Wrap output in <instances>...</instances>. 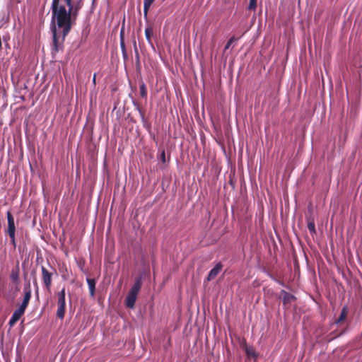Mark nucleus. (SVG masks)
Returning <instances> with one entry per match:
<instances>
[{
  "mask_svg": "<svg viewBox=\"0 0 362 362\" xmlns=\"http://www.w3.org/2000/svg\"><path fill=\"white\" fill-rule=\"evenodd\" d=\"M82 7L81 1L73 5L72 0H53L51 10L52 21L57 27H65L66 31L71 28V20H75Z\"/></svg>",
  "mask_w": 362,
  "mask_h": 362,
  "instance_id": "1",
  "label": "nucleus"
},
{
  "mask_svg": "<svg viewBox=\"0 0 362 362\" xmlns=\"http://www.w3.org/2000/svg\"><path fill=\"white\" fill-rule=\"evenodd\" d=\"M23 300L19 307L15 310L11 317L8 321V325L10 327H13L21 317L24 315L25 311L29 304L31 299V286L30 283L25 284L23 287Z\"/></svg>",
  "mask_w": 362,
  "mask_h": 362,
  "instance_id": "2",
  "label": "nucleus"
},
{
  "mask_svg": "<svg viewBox=\"0 0 362 362\" xmlns=\"http://www.w3.org/2000/svg\"><path fill=\"white\" fill-rule=\"evenodd\" d=\"M56 21H52L51 30L52 33V53L54 54L64 49V42L66 36L69 34L71 30L66 31L65 27H57L62 30V34L58 33L57 30Z\"/></svg>",
  "mask_w": 362,
  "mask_h": 362,
  "instance_id": "3",
  "label": "nucleus"
},
{
  "mask_svg": "<svg viewBox=\"0 0 362 362\" xmlns=\"http://www.w3.org/2000/svg\"><path fill=\"white\" fill-rule=\"evenodd\" d=\"M66 291L65 288H63L57 293V310L56 315L60 319L63 320L66 311V301H65Z\"/></svg>",
  "mask_w": 362,
  "mask_h": 362,
  "instance_id": "4",
  "label": "nucleus"
},
{
  "mask_svg": "<svg viewBox=\"0 0 362 362\" xmlns=\"http://www.w3.org/2000/svg\"><path fill=\"white\" fill-rule=\"evenodd\" d=\"M41 270L42 282L46 288L49 291L52 286L53 272H49L44 266H42Z\"/></svg>",
  "mask_w": 362,
  "mask_h": 362,
  "instance_id": "5",
  "label": "nucleus"
},
{
  "mask_svg": "<svg viewBox=\"0 0 362 362\" xmlns=\"http://www.w3.org/2000/svg\"><path fill=\"white\" fill-rule=\"evenodd\" d=\"M6 217L8 221V228L6 232L8 234L13 235V233H16V226L14 218L10 211H7Z\"/></svg>",
  "mask_w": 362,
  "mask_h": 362,
  "instance_id": "6",
  "label": "nucleus"
},
{
  "mask_svg": "<svg viewBox=\"0 0 362 362\" xmlns=\"http://www.w3.org/2000/svg\"><path fill=\"white\" fill-rule=\"evenodd\" d=\"M223 265L221 263H218L216 264V266L209 272L206 280L208 281H210L213 279H214L216 276L219 274L221 270L222 269Z\"/></svg>",
  "mask_w": 362,
  "mask_h": 362,
  "instance_id": "7",
  "label": "nucleus"
},
{
  "mask_svg": "<svg viewBox=\"0 0 362 362\" xmlns=\"http://www.w3.org/2000/svg\"><path fill=\"white\" fill-rule=\"evenodd\" d=\"M136 298V294L129 292L125 300L127 307L129 308H133L135 305Z\"/></svg>",
  "mask_w": 362,
  "mask_h": 362,
  "instance_id": "8",
  "label": "nucleus"
},
{
  "mask_svg": "<svg viewBox=\"0 0 362 362\" xmlns=\"http://www.w3.org/2000/svg\"><path fill=\"white\" fill-rule=\"evenodd\" d=\"M19 274H20V269H19V265H18V262L16 268L12 269L11 274H10V278H11V281H13V283H14L16 284H19V282H20Z\"/></svg>",
  "mask_w": 362,
  "mask_h": 362,
  "instance_id": "9",
  "label": "nucleus"
},
{
  "mask_svg": "<svg viewBox=\"0 0 362 362\" xmlns=\"http://www.w3.org/2000/svg\"><path fill=\"white\" fill-rule=\"evenodd\" d=\"M281 293H282V301H283V304L284 305L290 304L291 302H293L296 300V297L290 293H288L285 291H282Z\"/></svg>",
  "mask_w": 362,
  "mask_h": 362,
  "instance_id": "10",
  "label": "nucleus"
},
{
  "mask_svg": "<svg viewBox=\"0 0 362 362\" xmlns=\"http://www.w3.org/2000/svg\"><path fill=\"white\" fill-rule=\"evenodd\" d=\"M142 286L141 277H139L136 279L133 286L131 288L129 292L138 295Z\"/></svg>",
  "mask_w": 362,
  "mask_h": 362,
  "instance_id": "11",
  "label": "nucleus"
},
{
  "mask_svg": "<svg viewBox=\"0 0 362 362\" xmlns=\"http://www.w3.org/2000/svg\"><path fill=\"white\" fill-rule=\"evenodd\" d=\"M86 281L88 285L90 296L93 298L95 296V281L94 279L87 278Z\"/></svg>",
  "mask_w": 362,
  "mask_h": 362,
  "instance_id": "12",
  "label": "nucleus"
},
{
  "mask_svg": "<svg viewBox=\"0 0 362 362\" xmlns=\"http://www.w3.org/2000/svg\"><path fill=\"white\" fill-rule=\"evenodd\" d=\"M245 351L247 358H257V354L252 346H247V345H245Z\"/></svg>",
  "mask_w": 362,
  "mask_h": 362,
  "instance_id": "13",
  "label": "nucleus"
},
{
  "mask_svg": "<svg viewBox=\"0 0 362 362\" xmlns=\"http://www.w3.org/2000/svg\"><path fill=\"white\" fill-rule=\"evenodd\" d=\"M347 314H348L347 308L346 307H344L341 309V313H340V315H339V318L337 320H336L335 323L336 324H340L342 322H344L345 320V319L346 318Z\"/></svg>",
  "mask_w": 362,
  "mask_h": 362,
  "instance_id": "14",
  "label": "nucleus"
},
{
  "mask_svg": "<svg viewBox=\"0 0 362 362\" xmlns=\"http://www.w3.org/2000/svg\"><path fill=\"white\" fill-rule=\"evenodd\" d=\"M308 228L311 235H315L316 233L315 225L313 219L309 218L308 220Z\"/></svg>",
  "mask_w": 362,
  "mask_h": 362,
  "instance_id": "15",
  "label": "nucleus"
},
{
  "mask_svg": "<svg viewBox=\"0 0 362 362\" xmlns=\"http://www.w3.org/2000/svg\"><path fill=\"white\" fill-rule=\"evenodd\" d=\"M155 0H144V16L146 17L148 9Z\"/></svg>",
  "mask_w": 362,
  "mask_h": 362,
  "instance_id": "16",
  "label": "nucleus"
},
{
  "mask_svg": "<svg viewBox=\"0 0 362 362\" xmlns=\"http://www.w3.org/2000/svg\"><path fill=\"white\" fill-rule=\"evenodd\" d=\"M139 91L140 95L141 98L146 99L147 98V88L145 83H142L139 86Z\"/></svg>",
  "mask_w": 362,
  "mask_h": 362,
  "instance_id": "17",
  "label": "nucleus"
},
{
  "mask_svg": "<svg viewBox=\"0 0 362 362\" xmlns=\"http://www.w3.org/2000/svg\"><path fill=\"white\" fill-rule=\"evenodd\" d=\"M153 33V29L151 27L148 26L145 29V35L147 41L151 44V35Z\"/></svg>",
  "mask_w": 362,
  "mask_h": 362,
  "instance_id": "18",
  "label": "nucleus"
},
{
  "mask_svg": "<svg viewBox=\"0 0 362 362\" xmlns=\"http://www.w3.org/2000/svg\"><path fill=\"white\" fill-rule=\"evenodd\" d=\"M123 31L122 30L121 31V34H120V36H121V39H120V46H121V49L122 51V54H123V56L124 58H126L127 57V52H126V47H125V44H124V37H123Z\"/></svg>",
  "mask_w": 362,
  "mask_h": 362,
  "instance_id": "19",
  "label": "nucleus"
},
{
  "mask_svg": "<svg viewBox=\"0 0 362 362\" xmlns=\"http://www.w3.org/2000/svg\"><path fill=\"white\" fill-rule=\"evenodd\" d=\"M238 38L235 37L234 36L231 37L228 41L227 42L226 45H225L224 49L226 50L229 49L230 45L235 41H237Z\"/></svg>",
  "mask_w": 362,
  "mask_h": 362,
  "instance_id": "20",
  "label": "nucleus"
},
{
  "mask_svg": "<svg viewBox=\"0 0 362 362\" xmlns=\"http://www.w3.org/2000/svg\"><path fill=\"white\" fill-rule=\"evenodd\" d=\"M256 8H257V0H250L248 9L255 11L256 9Z\"/></svg>",
  "mask_w": 362,
  "mask_h": 362,
  "instance_id": "21",
  "label": "nucleus"
},
{
  "mask_svg": "<svg viewBox=\"0 0 362 362\" xmlns=\"http://www.w3.org/2000/svg\"><path fill=\"white\" fill-rule=\"evenodd\" d=\"M8 235L11 239V244L13 245L14 247H16V243L15 233H13V235H11V234H8Z\"/></svg>",
  "mask_w": 362,
  "mask_h": 362,
  "instance_id": "22",
  "label": "nucleus"
},
{
  "mask_svg": "<svg viewBox=\"0 0 362 362\" xmlns=\"http://www.w3.org/2000/svg\"><path fill=\"white\" fill-rule=\"evenodd\" d=\"M160 160H161L163 163H165V161H166V160H165V151H164V150H163V151H162V152H161V153H160Z\"/></svg>",
  "mask_w": 362,
  "mask_h": 362,
  "instance_id": "23",
  "label": "nucleus"
},
{
  "mask_svg": "<svg viewBox=\"0 0 362 362\" xmlns=\"http://www.w3.org/2000/svg\"><path fill=\"white\" fill-rule=\"evenodd\" d=\"M95 76H95V75H94V76H93V83H95Z\"/></svg>",
  "mask_w": 362,
  "mask_h": 362,
  "instance_id": "24",
  "label": "nucleus"
},
{
  "mask_svg": "<svg viewBox=\"0 0 362 362\" xmlns=\"http://www.w3.org/2000/svg\"><path fill=\"white\" fill-rule=\"evenodd\" d=\"M134 47H135L136 52H137V51H136V42L134 43Z\"/></svg>",
  "mask_w": 362,
  "mask_h": 362,
  "instance_id": "25",
  "label": "nucleus"
}]
</instances>
